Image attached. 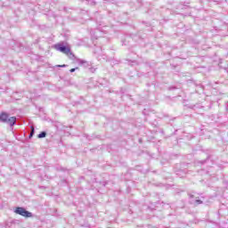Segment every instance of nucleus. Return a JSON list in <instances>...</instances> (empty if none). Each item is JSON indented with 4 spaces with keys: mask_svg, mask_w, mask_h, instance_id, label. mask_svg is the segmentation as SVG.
Masks as SVG:
<instances>
[{
    "mask_svg": "<svg viewBox=\"0 0 228 228\" xmlns=\"http://www.w3.org/2000/svg\"><path fill=\"white\" fill-rule=\"evenodd\" d=\"M35 134V126H31V132L28 135V138L31 139L33 138V135Z\"/></svg>",
    "mask_w": 228,
    "mask_h": 228,
    "instance_id": "obj_6",
    "label": "nucleus"
},
{
    "mask_svg": "<svg viewBox=\"0 0 228 228\" xmlns=\"http://www.w3.org/2000/svg\"><path fill=\"white\" fill-rule=\"evenodd\" d=\"M78 68H73L69 70V72H76V70Z\"/></svg>",
    "mask_w": 228,
    "mask_h": 228,
    "instance_id": "obj_9",
    "label": "nucleus"
},
{
    "mask_svg": "<svg viewBox=\"0 0 228 228\" xmlns=\"http://www.w3.org/2000/svg\"><path fill=\"white\" fill-rule=\"evenodd\" d=\"M78 65H80L81 67H85V69H87V67H90V62L85 61V60H81L79 59L77 61Z\"/></svg>",
    "mask_w": 228,
    "mask_h": 228,
    "instance_id": "obj_4",
    "label": "nucleus"
},
{
    "mask_svg": "<svg viewBox=\"0 0 228 228\" xmlns=\"http://www.w3.org/2000/svg\"><path fill=\"white\" fill-rule=\"evenodd\" d=\"M14 213H16V215H20V216H24L25 218H31V216H33L31 212L26 210V208L22 207L16 208Z\"/></svg>",
    "mask_w": 228,
    "mask_h": 228,
    "instance_id": "obj_2",
    "label": "nucleus"
},
{
    "mask_svg": "<svg viewBox=\"0 0 228 228\" xmlns=\"http://www.w3.org/2000/svg\"><path fill=\"white\" fill-rule=\"evenodd\" d=\"M193 198V195H191V199Z\"/></svg>",
    "mask_w": 228,
    "mask_h": 228,
    "instance_id": "obj_12",
    "label": "nucleus"
},
{
    "mask_svg": "<svg viewBox=\"0 0 228 228\" xmlns=\"http://www.w3.org/2000/svg\"><path fill=\"white\" fill-rule=\"evenodd\" d=\"M46 136L47 133L45 131H43L37 135V138H45Z\"/></svg>",
    "mask_w": 228,
    "mask_h": 228,
    "instance_id": "obj_5",
    "label": "nucleus"
},
{
    "mask_svg": "<svg viewBox=\"0 0 228 228\" xmlns=\"http://www.w3.org/2000/svg\"><path fill=\"white\" fill-rule=\"evenodd\" d=\"M193 204H194V206H199L200 204H202V200H196Z\"/></svg>",
    "mask_w": 228,
    "mask_h": 228,
    "instance_id": "obj_7",
    "label": "nucleus"
},
{
    "mask_svg": "<svg viewBox=\"0 0 228 228\" xmlns=\"http://www.w3.org/2000/svg\"><path fill=\"white\" fill-rule=\"evenodd\" d=\"M68 56L69 58H74V53H72V52H70V49H69V53Z\"/></svg>",
    "mask_w": 228,
    "mask_h": 228,
    "instance_id": "obj_8",
    "label": "nucleus"
},
{
    "mask_svg": "<svg viewBox=\"0 0 228 228\" xmlns=\"http://www.w3.org/2000/svg\"><path fill=\"white\" fill-rule=\"evenodd\" d=\"M60 67H66V65L64 64V65H61V66H60Z\"/></svg>",
    "mask_w": 228,
    "mask_h": 228,
    "instance_id": "obj_11",
    "label": "nucleus"
},
{
    "mask_svg": "<svg viewBox=\"0 0 228 228\" xmlns=\"http://www.w3.org/2000/svg\"><path fill=\"white\" fill-rule=\"evenodd\" d=\"M55 49L56 51H60V53H63V54H69L70 53V48L61 44L55 45Z\"/></svg>",
    "mask_w": 228,
    "mask_h": 228,
    "instance_id": "obj_3",
    "label": "nucleus"
},
{
    "mask_svg": "<svg viewBox=\"0 0 228 228\" xmlns=\"http://www.w3.org/2000/svg\"><path fill=\"white\" fill-rule=\"evenodd\" d=\"M0 122H3L4 124H8L11 127H13L17 123V118L9 117L6 112H2L0 114Z\"/></svg>",
    "mask_w": 228,
    "mask_h": 228,
    "instance_id": "obj_1",
    "label": "nucleus"
},
{
    "mask_svg": "<svg viewBox=\"0 0 228 228\" xmlns=\"http://www.w3.org/2000/svg\"><path fill=\"white\" fill-rule=\"evenodd\" d=\"M95 70V68H90V71L94 72Z\"/></svg>",
    "mask_w": 228,
    "mask_h": 228,
    "instance_id": "obj_10",
    "label": "nucleus"
}]
</instances>
